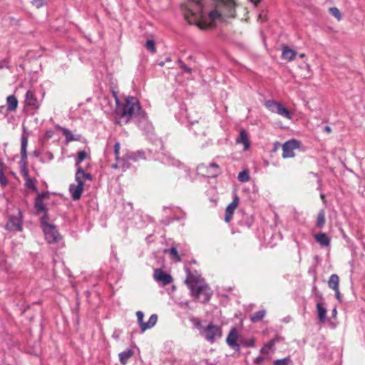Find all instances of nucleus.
Instances as JSON below:
<instances>
[{
    "label": "nucleus",
    "instance_id": "obj_10",
    "mask_svg": "<svg viewBox=\"0 0 365 365\" xmlns=\"http://www.w3.org/2000/svg\"><path fill=\"white\" fill-rule=\"evenodd\" d=\"M300 143L294 139L284 143L282 145V157L284 158H292L294 156V150L299 148Z\"/></svg>",
    "mask_w": 365,
    "mask_h": 365
},
{
    "label": "nucleus",
    "instance_id": "obj_3",
    "mask_svg": "<svg viewBox=\"0 0 365 365\" xmlns=\"http://www.w3.org/2000/svg\"><path fill=\"white\" fill-rule=\"evenodd\" d=\"M185 283L190 289L192 294L200 302H207L212 294V291L210 287L205 284L202 279L198 275H194L189 273Z\"/></svg>",
    "mask_w": 365,
    "mask_h": 365
},
{
    "label": "nucleus",
    "instance_id": "obj_40",
    "mask_svg": "<svg viewBox=\"0 0 365 365\" xmlns=\"http://www.w3.org/2000/svg\"><path fill=\"white\" fill-rule=\"evenodd\" d=\"M21 155L22 160L26 159L27 158L26 148L21 147Z\"/></svg>",
    "mask_w": 365,
    "mask_h": 365
},
{
    "label": "nucleus",
    "instance_id": "obj_28",
    "mask_svg": "<svg viewBox=\"0 0 365 365\" xmlns=\"http://www.w3.org/2000/svg\"><path fill=\"white\" fill-rule=\"evenodd\" d=\"M239 181L246 182L250 180V175L247 170H242L238 174L237 177Z\"/></svg>",
    "mask_w": 365,
    "mask_h": 365
},
{
    "label": "nucleus",
    "instance_id": "obj_27",
    "mask_svg": "<svg viewBox=\"0 0 365 365\" xmlns=\"http://www.w3.org/2000/svg\"><path fill=\"white\" fill-rule=\"evenodd\" d=\"M87 156V153L85 150H81L80 152H78V156L76 159V167L78 168V167H81L80 166V163L86 159Z\"/></svg>",
    "mask_w": 365,
    "mask_h": 365
},
{
    "label": "nucleus",
    "instance_id": "obj_9",
    "mask_svg": "<svg viewBox=\"0 0 365 365\" xmlns=\"http://www.w3.org/2000/svg\"><path fill=\"white\" fill-rule=\"evenodd\" d=\"M136 317L142 332L153 327L158 321V316L155 314H152L147 322H143L144 314L143 312L138 311Z\"/></svg>",
    "mask_w": 365,
    "mask_h": 365
},
{
    "label": "nucleus",
    "instance_id": "obj_43",
    "mask_svg": "<svg viewBox=\"0 0 365 365\" xmlns=\"http://www.w3.org/2000/svg\"><path fill=\"white\" fill-rule=\"evenodd\" d=\"M5 67H8L7 62L6 61H2L0 62V69H2Z\"/></svg>",
    "mask_w": 365,
    "mask_h": 365
},
{
    "label": "nucleus",
    "instance_id": "obj_4",
    "mask_svg": "<svg viewBox=\"0 0 365 365\" xmlns=\"http://www.w3.org/2000/svg\"><path fill=\"white\" fill-rule=\"evenodd\" d=\"M86 180L91 181V175L85 173L81 167H78L75 175V180L77 184H71L69 186V192L73 200H78L81 198L84 189V181Z\"/></svg>",
    "mask_w": 365,
    "mask_h": 365
},
{
    "label": "nucleus",
    "instance_id": "obj_16",
    "mask_svg": "<svg viewBox=\"0 0 365 365\" xmlns=\"http://www.w3.org/2000/svg\"><path fill=\"white\" fill-rule=\"evenodd\" d=\"M316 241L322 247H327L330 245V238L324 232H319L314 235Z\"/></svg>",
    "mask_w": 365,
    "mask_h": 365
},
{
    "label": "nucleus",
    "instance_id": "obj_8",
    "mask_svg": "<svg viewBox=\"0 0 365 365\" xmlns=\"http://www.w3.org/2000/svg\"><path fill=\"white\" fill-rule=\"evenodd\" d=\"M197 172L207 178H215L220 173V167L215 163H210L208 165L201 164L197 166Z\"/></svg>",
    "mask_w": 365,
    "mask_h": 365
},
{
    "label": "nucleus",
    "instance_id": "obj_45",
    "mask_svg": "<svg viewBox=\"0 0 365 365\" xmlns=\"http://www.w3.org/2000/svg\"><path fill=\"white\" fill-rule=\"evenodd\" d=\"M324 130L328 133H330L331 132V128L329 126L327 125L324 128Z\"/></svg>",
    "mask_w": 365,
    "mask_h": 365
},
{
    "label": "nucleus",
    "instance_id": "obj_50",
    "mask_svg": "<svg viewBox=\"0 0 365 365\" xmlns=\"http://www.w3.org/2000/svg\"><path fill=\"white\" fill-rule=\"evenodd\" d=\"M4 166V163L2 161L0 160V168H2Z\"/></svg>",
    "mask_w": 365,
    "mask_h": 365
},
{
    "label": "nucleus",
    "instance_id": "obj_29",
    "mask_svg": "<svg viewBox=\"0 0 365 365\" xmlns=\"http://www.w3.org/2000/svg\"><path fill=\"white\" fill-rule=\"evenodd\" d=\"M276 342V339L270 340L267 344H265L262 349L261 352L262 354H268L269 349L273 346L274 343Z\"/></svg>",
    "mask_w": 365,
    "mask_h": 365
},
{
    "label": "nucleus",
    "instance_id": "obj_12",
    "mask_svg": "<svg viewBox=\"0 0 365 365\" xmlns=\"http://www.w3.org/2000/svg\"><path fill=\"white\" fill-rule=\"evenodd\" d=\"M240 339L236 328H232L226 339V342L228 346L236 351H239L240 349V344L237 343V341Z\"/></svg>",
    "mask_w": 365,
    "mask_h": 365
},
{
    "label": "nucleus",
    "instance_id": "obj_34",
    "mask_svg": "<svg viewBox=\"0 0 365 365\" xmlns=\"http://www.w3.org/2000/svg\"><path fill=\"white\" fill-rule=\"evenodd\" d=\"M8 183L7 179L4 174V171L0 170V184L5 186Z\"/></svg>",
    "mask_w": 365,
    "mask_h": 365
},
{
    "label": "nucleus",
    "instance_id": "obj_17",
    "mask_svg": "<svg viewBox=\"0 0 365 365\" xmlns=\"http://www.w3.org/2000/svg\"><path fill=\"white\" fill-rule=\"evenodd\" d=\"M297 55V52L294 50L289 48L287 46H282V57L283 59L289 61H292Z\"/></svg>",
    "mask_w": 365,
    "mask_h": 365
},
{
    "label": "nucleus",
    "instance_id": "obj_42",
    "mask_svg": "<svg viewBox=\"0 0 365 365\" xmlns=\"http://www.w3.org/2000/svg\"><path fill=\"white\" fill-rule=\"evenodd\" d=\"M334 291L335 292L336 298L339 301H341V295H340V292H339V288L338 289H334Z\"/></svg>",
    "mask_w": 365,
    "mask_h": 365
},
{
    "label": "nucleus",
    "instance_id": "obj_30",
    "mask_svg": "<svg viewBox=\"0 0 365 365\" xmlns=\"http://www.w3.org/2000/svg\"><path fill=\"white\" fill-rule=\"evenodd\" d=\"M240 345H243L247 347H252L255 346V340L253 338L246 339V340L240 339Z\"/></svg>",
    "mask_w": 365,
    "mask_h": 365
},
{
    "label": "nucleus",
    "instance_id": "obj_44",
    "mask_svg": "<svg viewBox=\"0 0 365 365\" xmlns=\"http://www.w3.org/2000/svg\"><path fill=\"white\" fill-rule=\"evenodd\" d=\"M304 68L307 69V71H308V74L309 76L311 75V68H310V66L308 64V63H306L305 66H304Z\"/></svg>",
    "mask_w": 365,
    "mask_h": 365
},
{
    "label": "nucleus",
    "instance_id": "obj_47",
    "mask_svg": "<svg viewBox=\"0 0 365 365\" xmlns=\"http://www.w3.org/2000/svg\"><path fill=\"white\" fill-rule=\"evenodd\" d=\"M317 297L319 299H322V294H317Z\"/></svg>",
    "mask_w": 365,
    "mask_h": 365
},
{
    "label": "nucleus",
    "instance_id": "obj_35",
    "mask_svg": "<svg viewBox=\"0 0 365 365\" xmlns=\"http://www.w3.org/2000/svg\"><path fill=\"white\" fill-rule=\"evenodd\" d=\"M120 148V143L118 142L115 143L114 145V153H115L116 160H118L119 158Z\"/></svg>",
    "mask_w": 365,
    "mask_h": 365
},
{
    "label": "nucleus",
    "instance_id": "obj_37",
    "mask_svg": "<svg viewBox=\"0 0 365 365\" xmlns=\"http://www.w3.org/2000/svg\"><path fill=\"white\" fill-rule=\"evenodd\" d=\"M43 3H44V1L43 0H33L32 1V4L36 7V8H40L43 5Z\"/></svg>",
    "mask_w": 365,
    "mask_h": 365
},
{
    "label": "nucleus",
    "instance_id": "obj_26",
    "mask_svg": "<svg viewBox=\"0 0 365 365\" xmlns=\"http://www.w3.org/2000/svg\"><path fill=\"white\" fill-rule=\"evenodd\" d=\"M34 207L38 212H43L45 210V205L42 198L38 196L36 199Z\"/></svg>",
    "mask_w": 365,
    "mask_h": 365
},
{
    "label": "nucleus",
    "instance_id": "obj_39",
    "mask_svg": "<svg viewBox=\"0 0 365 365\" xmlns=\"http://www.w3.org/2000/svg\"><path fill=\"white\" fill-rule=\"evenodd\" d=\"M274 365H287V359L276 360Z\"/></svg>",
    "mask_w": 365,
    "mask_h": 365
},
{
    "label": "nucleus",
    "instance_id": "obj_1",
    "mask_svg": "<svg viewBox=\"0 0 365 365\" xmlns=\"http://www.w3.org/2000/svg\"><path fill=\"white\" fill-rule=\"evenodd\" d=\"M211 0H187L182 8L185 19L189 24H196L200 29L214 26L216 22H226L236 16L234 0H215V8L207 14Z\"/></svg>",
    "mask_w": 365,
    "mask_h": 365
},
{
    "label": "nucleus",
    "instance_id": "obj_13",
    "mask_svg": "<svg viewBox=\"0 0 365 365\" xmlns=\"http://www.w3.org/2000/svg\"><path fill=\"white\" fill-rule=\"evenodd\" d=\"M153 276L156 281L161 282L163 285H168L173 281L171 275L165 273L160 269H155Z\"/></svg>",
    "mask_w": 365,
    "mask_h": 365
},
{
    "label": "nucleus",
    "instance_id": "obj_32",
    "mask_svg": "<svg viewBox=\"0 0 365 365\" xmlns=\"http://www.w3.org/2000/svg\"><path fill=\"white\" fill-rule=\"evenodd\" d=\"M146 48L152 53H155V42L153 40H148L145 44Z\"/></svg>",
    "mask_w": 365,
    "mask_h": 365
},
{
    "label": "nucleus",
    "instance_id": "obj_46",
    "mask_svg": "<svg viewBox=\"0 0 365 365\" xmlns=\"http://www.w3.org/2000/svg\"><path fill=\"white\" fill-rule=\"evenodd\" d=\"M250 2H252L255 6H257L258 4L261 1V0H250Z\"/></svg>",
    "mask_w": 365,
    "mask_h": 365
},
{
    "label": "nucleus",
    "instance_id": "obj_22",
    "mask_svg": "<svg viewBox=\"0 0 365 365\" xmlns=\"http://www.w3.org/2000/svg\"><path fill=\"white\" fill-rule=\"evenodd\" d=\"M238 143H242L245 146V150H247L250 148V143L247 138L245 130H242L240 133V136L237 140Z\"/></svg>",
    "mask_w": 365,
    "mask_h": 365
},
{
    "label": "nucleus",
    "instance_id": "obj_21",
    "mask_svg": "<svg viewBox=\"0 0 365 365\" xmlns=\"http://www.w3.org/2000/svg\"><path fill=\"white\" fill-rule=\"evenodd\" d=\"M339 284V276L336 274H331L328 281L329 287L332 289L333 290L338 289Z\"/></svg>",
    "mask_w": 365,
    "mask_h": 365
},
{
    "label": "nucleus",
    "instance_id": "obj_18",
    "mask_svg": "<svg viewBox=\"0 0 365 365\" xmlns=\"http://www.w3.org/2000/svg\"><path fill=\"white\" fill-rule=\"evenodd\" d=\"M317 311L319 322L322 323L324 322L327 318V311L324 305L320 302H317Z\"/></svg>",
    "mask_w": 365,
    "mask_h": 365
},
{
    "label": "nucleus",
    "instance_id": "obj_11",
    "mask_svg": "<svg viewBox=\"0 0 365 365\" xmlns=\"http://www.w3.org/2000/svg\"><path fill=\"white\" fill-rule=\"evenodd\" d=\"M6 229L9 231H21L22 230V215L19 210L17 216H11L6 225Z\"/></svg>",
    "mask_w": 365,
    "mask_h": 365
},
{
    "label": "nucleus",
    "instance_id": "obj_23",
    "mask_svg": "<svg viewBox=\"0 0 365 365\" xmlns=\"http://www.w3.org/2000/svg\"><path fill=\"white\" fill-rule=\"evenodd\" d=\"M133 351L130 349H128L119 354V359L123 365L127 364L128 360L132 356Z\"/></svg>",
    "mask_w": 365,
    "mask_h": 365
},
{
    "label": "nucleus",
    "instance_id": "obj_20",
    "mask_svg": "<svg viewBox=\"0 0 365 365\" xmlns=\"http://www.w3.org/2000/svg\"><path fill=\"white\" fill-rule=\"evenodd\" d=\"M7 110L9 111H14L18 106V100L15 96H9L6 98Z\"/></svg>",
    "mask_w": 365,
    "mask_h": 365
},
{
    "label": "nucleus",
    "instance_id": "obj_25",
    "mask_svg": "<svg viewBox=\"0 0 365 365\" xmlns=\"http://www.w3.org/2000/svg\"><path fill=\"white\" fill-rule=\"evenodd\" d=\"M325 224V213L324 210H321L317 215V219L316 222V226L317 227L322 228L324 227Z\"/></svg>",
    "mask_w": 365,
    "mask_h": 365
},
{
    "label": "nucleus",
    "instance_id": "obj_49",
    "mask_svg": "<svg viewBox=\"0 0 365 365\" xmlns=\"http://www.w3.org/2000/svg\"><path fill=\"white\" fill-rule=\"evenodd\" d=\"M305 56V54L304 53H302L299 55V57L300 58H304Z\"/></svg>",
    "mask_w": 365,
    "mask_h": 365
},
{
    "label": "nucleus",
    "instance_id": "obj_41",
    "mask_svg": "<svg viewBox=\"0 0 365 365\" xmlns=\"http://www.w3.org/2000/svg\"><path fill=\"white\" fill-rule=\"evenodd\" d=\"M44 158H46V160L50 161L53 159V155L51 152H46L44 154Z\"/></svg>",
    "mask_w": 365,
    "mask_h": 365
},
{
    "label": "nucleus",
    "instance_id": "obj_6",
    "mask_svg": "<svg viewBox=\"0 0 365 365\" xmlns=\"http://www.w3.org/2000/svg\"><path fill=\"white\" fill-rule=\"evenodd\" d=\"M202 334L207 341L213 343L222 336V329L217 325L210 324L203 329Z\"/></svg>",
    "mask_w": 365,
    "mask_h": 365
},
{
    "label": "nucleus",
    "instance_id": "obj_53",
    "mask_svg": "<svg viewBox=\"0 0 365 365\" xmlns=\"http://www.w3.org/2000/svg\"><path fill=\"white\" fill-rule=\"evenodd\" d=\"M321 197L323 199L324 197V195H321Z\"/></svg>",
    "mask_w": 365,
    "mask_h": 365
},
{
    "label": "nucleus",
    "instance_id": "obj_14",
    "mask_svg": "<svg viewBox=\"0 0 365 365\" xmlns=\"http://www.w3.org/2000/svg\"><path fill=\"white\" fill-rule=\"evenodd\" d=\"M239 197L237 195H235L233 198L232 202L230 204H229L226 207L225 216V221L226 222H230L231 221L235 210H236L239 205Z\"/></svg>",
    "mask_w": 365,
    "mask_h": 365
},
{
    "label": "nucleus",
    "instance_id": "obj_24",
    "mask_svg": "<svg viewBox=\"0 0 365 365\" xmlns=\"http://www.w3.org/2000/svg\"><path fill=\"white\" fill-rule=\"evenodd\" d=\"M265 314H266V311L264 309L257 311L250 317V320L252 322H254V323L258 322L261 321L264 317Z\"/></svg>",
    "mask_w": 365,
    "mask_h": 365
},
{
    "label": "nucleus",
    "instance_id": "obj_38",
    "mask_svg": "<svg viewBox=\"0 0 365 365\" xmlns=\"http://www.w3.org/2000/svg\"><path fill=\"white\" fill-rule=\"evenodd\" d=\"M28 138L26 135H22L21 139V147L27 148Z\"/></svg>",
    "mask_w": 365,
    "mask_h": 365
},
{
    "label": "nucleus",
    "instance_id": "obj_52",
    "mask_svg": "<svg viewBox=\"0 0 365 365\" xmlns=\"http://www.w3.org/2000/svg\"><path fill=\"white\" fill-rule=\"evenodd\" d=\"M262 14H260L259 15V19H262Z\"/></svg>",
    "mask_w": 365,
    "mask_h": 365
},
{
    "label": "nucleus",
    "instance_id": "obj_36",
    "mask_svg": "<svg viewBox=\"0 0 365 365\" xmlns=\"http://www.w3.org/2000/svg\"><path fill=\"white\" fill-rule=\"evenodd\" d=\"M26 186L29 188L36 190L34 181L31 178H27L26 180Z\"/></svg>",
    "mask_w": 365,
    "mask_h": 365
},
{
    "label": "nucleus",
    "instance_id": "obj_48",
    "mask_svg": "<svg viewBox=\"0 0 365 365\" xmlns=\"http://www.w3.org/2000/svg\"><path fill=\"white\" fill-rule=\"evenodd\" d=\"M111 167H112L113 168H118V165H117L116 164H113V165H111Z\"/></svg>",
    "mask_w": 365,
    "mask_h": 365
},
{
    "label": "nucleus",
    "instance_id": "obj_33",
    "mask_svg": "<svg viewBox=\"0 0 365 365\" xmlns=\"http://www.w3.org/2000/svg\"><path fill=\"white\" fill-rule=\"evenodd\" d=\"M170 255H172L176 261L179 262L181 260L180 257L178 255V250L175 247H172L168 250Z\"/></svg>",
    "mask_w": 365,
    "mask_h": 365
},
{
    "label": "nucleus",
    "instance_id": "obj_19",
    "mask_svg": "<svg viewBox=\"0 0 365 365\" xmlns=\"http://www.w3.org/2000/svg\"><path fill=\"white\" fill-rule=\"evenodd\" d=\"M61 132L63 136L66 138V142L69 143L71 141H78L81 139V135H74L72 132L67 128H62Z\"/></svg>",
    "mask_w": 365,
    "mask_h": 365
},
{
    "label": "nucleus",
    "instance_id": "obj_31",
    "mask_svg": "<svg viewBox=\"0 0 365 365\" xmlns=\"http://www.w3.org/2000/svg\"><path fill=\"white\" fill-rule=\"evenodd\" d=\"M329 13L336 19H337V20H340L341 19V13L336 7L330 8Z\"/></svg>",
    "mask_w": 365,
    "mask_h": 365
},
{
    "label": "nucleus",
    "instance_id": "obj_2",
    "mask_svg": "<svg viewBox=\"0 0 365 365\" xmlns=\"http://www.w3.org/2000/svg\"><path fill=\"white\" fill-rule=\"evenodd\" d=\"M121 117L125 119V123H128L132 119L138 123L147 120V114L142 109L138 100L132 96L125 98V102L121 111Z\"/></svg>",
    "mask_w": 365,
    "mask_h": 365
},
{
    "label": "nucleus",
    "instance_id": "obj_51",
    "mask_svg": "<svg viewBox=\"0 0 365 365\" xmlns=\"http://www.w3.org/2000/svg\"><path fill=\"white\" fill-rule=\"evenodd\" d=\"M332 312H333V314H336V308H334V309H333Z\"/></svg>",
    "mask_w": 365,
    "mask_h": 365
},
{
    "label": "nucleus",
    "instance_id": "obj_5",
    "mask_svg": "<svg viewBox=\"0 0 365 365\" xmlns=\"http://www.w3.org/2000/svg\"><path fill=\"white\" fill-rule=\"evenodd\" d=\"M264 106L272 113H277L289 120L292 118V114L289 110L278 101L268 100L265 102Z\"/></svg>",
    "mask_w": 365,
    "mask_h": 365
},
{
    "label": "nucleus",
    "instance_id": "obj_7",
    "mask_svg": "<svg viewBox=\"0 0 365 365\" xmlns=\"http://www.w3.org/2000/svg\"><path fill=\"white\" fill-rule=\"evenodd\" d=\"M42 227L45 238L49 244L57 242L61 239V235L54 225L42 222Z\"/></svg>",
    "mask_w": 365,
    "mask_h": 365
},
{
    "label": "nucleus",
    "instance_id": "obj_15",
    "mask_svg": "<svg viewBox=\"0 0 365 365\" xmlns=\"http://www.w3.org/2000/svg\"><path fill=\"white\" fill-rule=\"evenodd\" d=\"M25 103L27 106L36 110L39 108V102L36 98L34 91L29 90L26 93Z\"/></svg>",
    "mask_w": 365,
    "mask_h": 365
}]
</instances>
